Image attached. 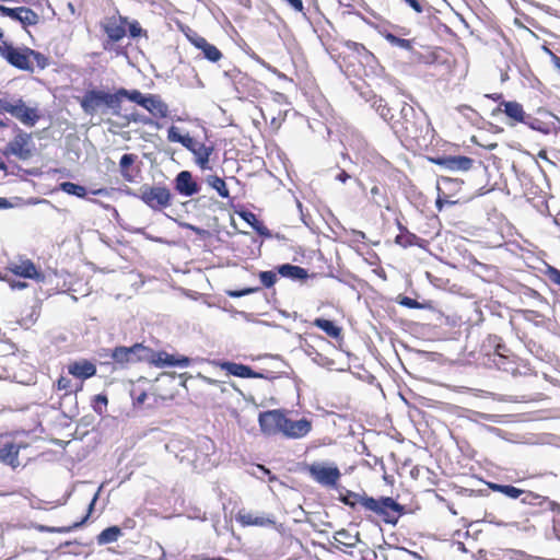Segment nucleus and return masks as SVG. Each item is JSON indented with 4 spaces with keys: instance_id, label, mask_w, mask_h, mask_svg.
<instances>
[{
    "instance_id": "nucleus-1",
    "label": "nucleus",
    "mask_w": 560,
    "mask_h": 560,
    "mask_svg": "<svg viewBox=\"0 0 560 560\" xmlns=\"http://www.w3.org/2000/svg\"><path fill=\"white\" fill-rule=\"evenodd\" d=\"M363 508L380 515L387 524H397L400 515L404 513V506L389 497L364 500Z\"/></svg>"
},
{
    "instance_id": "nucleus-2",
    "label": "nucleus",
    "mask_w": 560,
    "mask_h": 560,
    "mask_svg": "<svg viewBox=\"0 0 560 560\" xmlns=\"http://www.w3.org/2000/svg\"><path fill=\"white\" fill-rule=\"evenodd\" d=\"M137 196L155 211L170 207L172 202V194L165 186L143 185L140 187Z\"/></svg>"
},
{
    "instance_id": "nucleus-3",
    "label": "nucleus",
    "mask_w": 560,
    "mask_h": 560,
    "mask_svg": "<svg viewBox=\"0 0 560 560\" xmlns=\"http://www.w3.org/2000/svg\"><path fill=\"white\" fill-rule=\"evenodd\" d=\"M0 109L2 112L9 113L16 119H19L22 124L25 126H34L38 119L39 114L37 108L28 107L25 105V103L19 98V100H7L1 98L0 100Z\"/></svg>"
},
{
    "instance_id": "nucleus-4",
    "label": "nucleus",
    "mask_w": 560,
    "mask_h": 560,
    "mask_svg": "<svg viewBox=\"0 0 560 560\" xmlns=\"http://www.w3.org/2000/svg\"><path fill=\"white\" fill-rule=\"evenodd\" d=\"M310 476L319 485L334 488L337 486L341 472L334 463L314 462L307 466Z\"/></svg>"
},
{
    "instance_id": "nucleus-5",
    "label": "nucleus",
    "mask_w": 560,
    "mask_h": 560,
    "mask_svg": "<svg viewBox=\"0 0 560 560\" xmlns=\"http://www.w3.org/2000/svg\"><path fill=\"white\" fill-rule=\"evenodd\" d=\"M145 362L156 368H187L190 364V359L185 355H175L165 351H153L149 348Z\"/></svg>"
},
{
    "instance_id": "nucleus-6",
    "label": "nucleus",
    "mask_w": 560,
    "mask_h": 560,
    "mask_svg": "<svg viewBox=\"0 0 560 560\" xmlns=\"http://www.w3.org/2000/svg\"><path fill=\"white\" fill-rule=\"evenodd\" d=\"M149 348L141 343L131 347H116L112 352V358L119 364L136 363L145 361Z\"/></svg>"
},
{
    "instance_id": "nucleus-7",
    "label": "nucleus",
    "mask_w": 560,
    "mask_h": 560,
    "mask_svg": "<svg viewBox=\"0 0 560 560\" xmlns=\"http://www.w3.org/2000/svg\"><path fill=\"white\" fill-rule=\"evenodd\" d=\"M258 422L265 434L275 435L282 432L285 415L280 410H268L259 415Z\"/></svg>"
},
{
    "instance_id": "nucleus-8",
    "label": "nucleus",
    "mask_w": 560,
    "mask_h": 560,
    "mask_svg": "<svg viewBox=\"0 0 560 560\" xmlns=\"http://www.w3.org/2000/svg\"><path fill=\"white\" fill-rule=\"evenodd\" d=\"M8 269L15 276L33 279L37 282H43L45 279L43 272L37 270L36 266L30 259L11 260L8 265Z\"/></svg>"
},
{
    "instance_id": "nucleus-9",
    "label": "nucleus",
    "mask_w": 560,
    "mask_h": 560,
    "mask_svg": "<svg viewBox=\"0 0 560 560\" xmlns=\"http://www.w3.org/2000/svg\"><path fill=\"white\" fill-rule=\"evenodd\" d=\"M8 152L15 155L20 160H27L33 153V143L31 136L21 132L14 137V139L8 144Z\"/></svg>"
},
{
    "instance_id": "nucleus-10",
    "label": "nucleus",
    "mask_w": 560,
    "mask_h": 560,
    "mask_svg": "<svg viewBox=\"0 0 560 560\" xmlns=\"http://www.w3.org/2000/svg\"><path fill=\"white\" fill-rule=\"evenodd\" d=\"M236 521L243 526L268 527L276 524L272 515L254 513L246 510L238 511L236 514Z\"/></svg>"
},
{
    "instance_id": "nucleus-11",
    "label": "nucleus",
    "mask_w": 560,
    "mask_h": 560,
    "mask_svg": "<svg viewBox=\"0 0 560 560\" xmlns=\"http://www.w3.org/2000/svg\"><path fill=\"white\" fill-rule=\"evenodd\" d=\"M312 430V422L305 418L292 420L285 417L282 434L289 439H302Z\"/></svg>"
},
{
    "instance_id": "nucleus-12",
    "label": "nucleus",
    "mask_w": 560,
    "mask_h": 560,
    "mask_svg": "<svg viewBox=\"0 0 560 560\" xmlns=\"http://www.w3.org/2000/svg\"><path fill=\"white\" fill-rule=\"evenodd\" d=\"M0 13L18 20L24 25H35L38 22V15L33 10L25 7L8 8L0 4Z\"/></svg>"
},
{
    "instance_id": "nucleus-13",
    "label": "nucleus",
    "mask_w": 560,
    "mask_h": 560,
    "mask_svg": "<svg viewBox=\"0 0 560 560\" xmlns=\"http://www.w3.org/2000/svg\"><path fill=\"white\" fill-rule=\"evenodd\" d=\"M175 189L179 195L190 197L199 191V186L194 180L190 172L182 171L175 178Z\"/></svg>"
},
{
    "instance_id": "nucleus-14",
    "label": "nucleus",
    "mask_w": 560,
    "mask_h": 560,
    "mask_svg": "<svg viewBox=\"0 0 560 560\" xmlns=\"http://www.w3.org/2000/svg\"><path fill=\"white\" fill-rule=\"evenodd\" d=\"M433 161L450 171H468L474 163L472 159L467 156H443Z\"/></svg>"
},
{
    "instance_id": "nucleus-15",
    "label": "nucleus",
    "mask_w": 560,
    "mask_h": 560,
    "mask_svg": "<svg viewBox=\"0 0 560 560\" xmlns=\"http://www.w3.org/2000/svg\"><path fill=\"white\" fill-rule=\"evenodd\" d=\"M500 110H502L510 119V126H514L515 122L527 124L526 118L528 115L524 112L523 106L514 101H503L500 104Z\"/></svg>"
},
{
    "instance_id": "nucleus-16",
    "label": "nucleus",
    "mask_w": 560,
    "mask_h": 560,
    "mask_svg": "<svg viewBox=\"0 0 560 560\" xmlns=\"http://www.w3.org/2000/svg\"><path fill=\"white\" fill-rule=\"evenodd\" d=\"M127 19L122 16H113L107 20L104 31L113 42L122 39L126 35Z\"/></svg>"
},
{
    "instance_id": "nucleus-17",
    "label": "nucleus",
    "mask_w": 560,
    "mask_h": 560,
    "mask_svg": "<svg viewBox=\"0 0 560 560\" xmlns=\"http://www.w3.org/2000/svg\"><path fill=\"white\" fill-rule=\"evenodd\" d=\"M142 107L158 118H165L168 115L167 104L155 94H147Z\"/></svg>"
},
{
    "instance_id": "nucleus-18",
    "label": "nucleus",
    "mask_w": 560,
    "mask_h": 560,
    "mask_svg": "<svg viewBox=\"0 0 560 560\" xmlns=\"http://www.w3.org/2000/svg\"><path fill=\"white\" fill-rule=\"evenodd\" d=\"M1 56L7 59L12 66L22 69L28 70L31 69V61L26 52L15 49L13 47H8L1 50Z\"/></svg>"
},
{
    "instance_id": "nucleus-19",
    "label": "nucleus",
    "mask_w": 560,
    "mask_h": 560,
    "mask_svg": "<svg viewBox=\"0 0 560 560\" xmlns=\"http://www.w3.org/2000/svg\"><path fill=\"white\" fill-rule=\"evenodd\" d=\"M104 92L91 90L88 91L80 101V105L84 113L93 115L103 105Z\"/></svg>"
},
{
    "instance_id": "nucleus-20",
    "label": "nucleus",
    "mask_w": 560,
    "mask_h": 560,
    "mask_svg": "<svg viewBox=\"0 0 560 560\" xmlns=\"http://www.w3.org/2000/svg\"><path fill=\"white\" fill-rule=\"evenodd\" d=\"M68 372L80 380H86L95 375L96 366L88 360H79L68 365Z\"/></svg>"
},
{
    "instance_id": "nucleus-21",
    "label": "nucleus",
    "mask_w": 560,
    "mask_h": 560,
    "mask_svg": "<svg viewBox=\"0 0 560 560\" xmlns=\"http://www.w3.org/2000/svg\"><path fill=\"white\" fill-rule=\"evenodd\" d=\"M220 368L234 376H238V377H243V378H261L262 377L261 373L255 372L249 366L240 364V363L222 362V363H220Z\"/></svg>"
},
{
    "instance_id": "nucleus-22",
    "label": "nucleus",
    "mask_w": 560,
    "mask_h": 560,
    "mask_svg": "<svg viewBox=\"0 0 560 560\" xmlns=\"http://www.w3.org/2000/svg\"><path fill=\"white\" fill-rule=\"evenodd\" d=\"M19 447L16 444L5 441L0 442V462L15 467L18 465Z\"/></svg>"
},
{
    "instance_id": "nucleus-23",
    "label": "nucleus",
    "mask_w": 560,
    "mask_h": 560,
    "mask_svg": "<svg viewBox=\"0 0 560 560\" xmlns=\"http://www.w3.org/2000/svg\"><path fill=\"white\" fill-rule=\"evenodd\" d=\"M213 152L212 147H208L205 143H200L199 147H197L194 152H191L195 155V162L200 166L201 170H208L209 168V158Z\"/></svg>"
},
{
    "instance_id": "nucleus-24",
    "label": "nucleus",
    "mask_w": 560,
    "mask_h": 560,
    "mask_svg": "<svg viewBox=\"0 0 560 560\" xmlns=\"http://www.w3.org/2000/svg\"><path fill=\"white\" fill-rule=\"evenodd\" d=\"M334 539L342 546L352 548L360 541V534L358 532L355 534H351L347 529H340L335 533Z\"/></svg>"
},
{
    "instance_id": "nucleus-25",
    "label": "nucleus",
    "mask_w": 560,
    "mask_h": 560,
    "mask_svg": "<svg viewBox=\"0 0 560 560\" xmlns=\"http://www.w3.org/2000/svg\"><path fill=\"white\" fill-rule=\"evenodd\" d=\"M279 273L282 277L294 279V280H302L307 277V271L304 268L294 266V265H289V264L280 266Z\"/></svg>"
},
{
    "instance_id": "nucleus-26",
    "label": "nucleus",
    "mask_w": 560,
    "mask_h": 560,
    "mask_svg": "<svg viewBox=\"0 0 560 560\" xmlns=\"http://www.w3.org/2000/svg\"><path fill=\"white\" fill-rule=\"evenodd\" d=\"M206 182L211 188L217 190V192L219 194L220 197H222V198L230 197V192L226 187V184H225L224 179H222L221 177H219L217 175H209V176H207Z\"/></svg>"
},
{
    "instance_id": "nucleus-27",
    "label": "nucleus",
    "mask_w": 560,
    "mask_h": 560,
    "mask_svg": "<svg viewBox=\"0 0 560 560\" xmlns=\"http://www.w3.org/2000/svg\"><path fill=\"white\" fill-rule=\"evenodd\" d=\"M121 535V529L117 526H110L105 528L97 536V542L100 545H106L116 541Z\"/></svg>"
},
{
    "instance_id": "nucleus-28",
    "label": "nucleus",
    "mask_w": 560,
    "mask_h": 560,
    "mask_svg": "<svg viewBox=\"0 0 560 560\" xmlns=\"http://www.w3.org/2000/svg\"><path fill=\"white\" fill-rule=\"evenodd\" d=\"M314 325L325 331L329 337L338 338L341 329L337 327L331 320L324 318H316Z\"/></svg>"
},
{
    "instance_id": "nucleus-29",
    "label": "nucleus",
    "mask_w": 560,
    "mask_h": 560,
    "mask_svg": "<svg viewBox=\"0 0 560 560\" xmlns=\"http://www.w3.org/2000/svg\"><path fill=\"white\" fill-rule=\"evenodd\" d=\"M59 189L68 195H72L79 198H84L86 195V189L84 186L71 183V182H62L59 184Z\"/></svg>"
},
{
    "instance_id": "nucleus-30",
    "label": "nucleus",
    "mask_w": 560,
    "mask_h": 560,
    "mask_svg": "<svg viewBox=\"0 0 560 560\" xmlns=\"http://www.w3.org/2000/svg\"><path fill=\"white\" fill-rule=\"evenodd\" d=\"M137 156L135 154H124L119 161V167L121 176L127 180H132V176L129 174L128 168L131 166Z\"/></svg>"
},
{
    "instance_id": "nucleus-31",
    "label": "nucleus",
    "mask_w": 560,
    "mask_h": 560,
    "mask_svg": "<svg viewBox=\"0 0 560 560\" xmlns=\"http://www.w3.org/2000/svg\"><path fill=\"white\" fill-rule=\"evenodd\" d=\"M121 98L119 90L113 94L104 92L103 105L117 112L120 107Z\"/></svg>"
},
{
    "instance_id": "nucleus-32",
    "label": "nucleus",
    "mask_w": 560,
    "mask_h": 560,
    "mask_svg": "<svg viewBox=\"0 0 560 560\" xmlns=\"http://www.w3.org/2000/svg\"><path fill=\"white\" fill-rule=\"evenodd\" d=\"M364 500H370V497L354 492H348L345 497L341 498V501L351 508H354L358 504L363 506Z\"/></svg>"
},
{
    "instance_id": "nucleus-33",
    "label": "nucleus",
    "mask_w": 560,
    "mask_h": 560,
    "mask_svg": "<svg viewBox=\"0 0 560 560\" xmlns=\"http://www.w3.org/2000/svg\"><path fill=\"white\" fill-rule=\"evenodd\" d=\"M119 95H121L122 97H126L128 98L129 101L133 102V103H137L138 105L142 106L144 100H145V96L144 94H142L140 91L138 90H126V89H119Z\"/></svg>"
},
{
    "instance_id": "nucleus-34",
    "label": "nucleus",
    "mask_w": 560,
    "mask_h": 560,
    "mask_svg": "<svg viewBox=\"0 0 560 560\" xmlns=\"http://www.w3.org/2000/svg\"><path fill=\"white\" fill-rule=\"evenodd\" d=\"M385 38L386 40L394 45V46H397L399 48H402V49H406V50H410L412 48V43L411 40L409 39H405V38H399L397 36H395L394 34L392 33H387L385 35Z\"/></svg>"
},
{
    "instance_id": "nucleus-35",
    "label": "nucleus",
    "mask_w": 560,
    "mask_h": 560,
    "mask_svg": "<svg viewBox=\"0 0 560 560\" xmlns=\"http://www.w3.org/2000/svg\"><path fill=\"white\" fill-rule=\"evenodd\" d=\"M108 404L107 397L105 395H96L93 399V409L96 413L103 415L106 410V406Z\"/></svg>"
},
{
    "instance_id": "nucleus-36",
    "label": "nucleus",
    "mask_w": 560,
    "mask_h": 560,
    "mask_svg": "<svg viewBox=\"0 0 560 560\" xmlns=\"http://www.w3.org/2000/svg\"><path fill=\"white\" fill-rule=\"evenodd\" d=\"M205 58L212 62H217L222 58L221 51L212 44H210L208 47H206V50L203 51Z\"/></svg>"
},
{
    "instance_id": "nucleus-37",
    "label": "nucleus",
    "mask_w": 560,
    "mask_h": 560,
    "mask_svg": "<svg viewBox=\"0 0 560 560\" xmlns=\"http://www.w3.org/2000/svg\"><path fill=\"white\" fill-rule=\"evenodd\" d=\"M495 488L500 492L504 493L505 495H508L512 499H517L523 493V491L521 489L515 488L513 486H497Z\"/></svg>"
},
{
    "instance_id": "nucleus-38",
    "label": "nucleus",
    "mask_w": 560,
    "mask_h": 560,
    "mask_svg": "<svg viewBox=\"0 0 560 560\" xmlns=\"http://www.w3.org/2000/svg\"><path fill=\"white\" fill-rule=\"evenodd\" d=\"M276 280H277V276L271 271H262L260 273V281L267 288L272 287L275 284Z\"/></svg>"
},
{
    "instance_id": "nucleus-39",
    "label": "nucleus",
    "mask_w": 560,
    "mask_h": 560,
    "mask_svg": "<svg viewBox=\"0 0 560 560\" xmlns=\"http://www.w3.org/2000/svg\"><path fill=\"white\" fill-rule=\"evenodd\" d=\"M167 139L171 142L182 143L184 140V136L179 133V130L175 126H171L167 130Z\"/></svg>"
},
{
    "instance_id": "nucleus-40",
    "label": "nucleus",
    "mask_w": 560,
    "mask_h": 560,
    "mask_svg": "<svg viewBox=\"0 0 560 560\" xmlns=\"http://www.w3.org/2000/svg\"><path fill=\"white\" fill-rule=\"evenodd\" d=\"M201 142H198L194 138H191L189 135L184 136V140L182 141V145L185 147L190 152H194V150L200 145Z\"/></svg>"
},
{
    "instance_id": "nucleus-41",
    "label": "nucleus",
    "mask_w": 560,
    "mask_h": 560,
    "mask_svg": "<svg viewBox=\"0 0 560 560\" xmlns=\"http://www.w3.org/2000/svg\"><path fill=\"white\" fill-rule=\"evenodd\" d=\"M189 39H190L191 44L196 48L200 49L202 52L206 50V47H208L210 45V43H208L206 40V38L198 36V35L190 37Z\"/></svg>"
},
{
    "instance_id": "nucleus-42",
    "label": "nucleus",
    "mask_w": 560,
    "mask_h": 560,
    "mask_svg": "<svg viewBox=\"0 0 560 560\" xmlns=\"http://www.w3.org/2000/svg\"><path fill=\"white\" fill-rule=\"evenodd\" d=\"M189 39H190L191 44L196 48L200 49L202 52L206 50V47H208L210 45V43H208L206 40V38L198 36V35L190 37Z\"/></svg>"
},
{
    "instance_id": "nucleus-43",
    "label": "nucleus",
    "mask_w": 560,
    "mask_h": 560,
    "mask_svg": "<svg viewBox=\"0 0 560 560\" xmlns=\"http://www.w3.org/2000/svg\"><path fill=\"white\" fill-rule=\"evenodd\" d=\"M189 39H190L191 44L196 48L200 49L202 52L206 50V47H208L210 45V43H208L206 40V38L198 36V35L190 37Z\"/></svg>"
},
{
    "instance_id": "nucleus-44",
    "label": "nucleus",
    "mask_w": 560,
    "mask_h": 560,
    "mask_svg": "<svg viewBox=\"0 0 560 560\" xmlns=\"http://www.w3.org/2000/svg\"><path fill=\"white\" fill-rule=\"evenodd\" d=\"M143 30L137 21L129 24V33L131 37H138L142 34Z\"/></svg>"
},
{
    "instance_id": "nucleus-45",
    "label": "nucleus",
    "mask_w": 560,
    "mask_h": 560,
    "mask_svg": "<svg viewBox=\"0 0 560 560\" xmlns=\"http://www.w3.org/2000/svg\"><path fill=\"white\" fill-rule=\"evenodd\" d=\"M511 559H517V560H532V556L527 555L524 551L521 550H511Z\"/></svg>"
},
{
    "instance_id": "nucleus-46",
    "label": "nucleus",
    "mask_w": 560,
    "mask_h": 560,
    "mask_svg": "<svg viewBox=\"0 0 560 560\" xmlns=\"http://www.w3.org/2000/svg\"><path fill=\"white\" fill-rule=\"evenodd\" d=\"M131 396L133 397V405H136V406H141L147 399L145 392H141L139 395H136V392L132 390Z\"/></svg>"
},
{
    "instance_id": "nucleus-47",
    "label": "nucleus",
    "mask_w": 560,
    "mask_h": 560,
    "mask_svg": "<svg viewBox=\"0 0 560 560\" xmlns=\"http://www.w3.org/2000/svg\"><path fill=\"white\" fill-rule=\"evenodd\" d=\"M400 113H401L402 118H405L406 121H408V118L415 114V109L412 106H410L408 104H404Z\"/></svg>"
},
{
    "instance_id": "nucleus-48",
    "label": "nucleus",
    "mask_w": 560,
    "mask_h": 560,
    "mask_svg": "<svg viewBox=\"0 0 560 560\" xmlns=\"http://www.w3.org/2000/svg\"><path fill=\"white\" fill-rule=\"evenodd\" d=\"M9 282V285L13 290H23L27 287L26 282L23 281H16V280H7Z\"/></svg>"
},
{
    "instance_id": "nucleus-49",
    "label": "nucleus",
    "mask_w": 560,
    "mask_h": 560,
    "mask_svg": "<svg viewBox=\"0 0 560 560\" xmlns=\"http://www.w3.org/2000/svg\"><path fill=\"white\" fill-rule=\"evenodd\" d=\"M70 384H71V381L67 377H60L58 380V389H65V390H68L70 389Z\"/></svg>"
},
{
    "instance_id": "nucleus-50",
    "label": "nucleus",
    "mask_w": 560,
    "mask_h": 560,
    "mask_svg": "<svg viewBox=\"0 0 560 560\" xmlns=\"http://www.w3.org/2000/svg\"><path fill=\"white\" fill-rule=\"evenodd\" d=\"M408 3L417 13H421L423 11V7L418 0H404Z\"/></svg>"
},
{
    "instance_id": "nucleus-51",
    "label": "nucleus",
    "mask_w": 560,
    "mask_h": 560,
    "mask_svg": "<svg viewBox=\"0 0 560 560\" xmlns=\"http://www.w3.org/2000/svg\"><path fill=\"white\" fill-rule=\"evenodd\" d=\"M401 304L410 307V308H418L420 307L419 303L416 300H412L410 298H404L401 301Z\"/></svg>"
},
{
    "instance_id": "nucleus-52",
    "label": "nucleus",
    "mask_w": 560,
    "mask_h": 560,
    "mask_svg": "<svg viewBox=\"0 0 560 560\" xmlns=\"http://www.w3.org/2000/svg\"><path fill=\"white\" fill-rule=\"evenodd\" d=\"M42 530L44 532H48V533H66V532H69L70 528H65V527H47V526H42L40 527Z\"/></svg>"
},
{
    "instance_id": "nucleus-53",
    "label": "nucleus",
    "mask_w": 560,
    "mask_h": 560,
    "mask_svg": "<svg viewBox=\"0 0 560 560\" xmlns=\"http://www.w3.org/2000/svg\"><path fill=\"white\" fill-rule=\"evenodd\" d=\"M550 279L560 285V271L556 268H551L549 271Z\"/></svg>"
},
{
    "instance_id": "nucleus-54",
    "label": "nucleus",
    "mask_w": 560,
    "mask_h": 560,
    "mask_svg": "<svg viewBox=\"0 0 560 560\" xmlns=\"http://www.w3.org/2000/svg\"><path fill=\"white\" fill-rule=\"evenodd\" d=\"M295 11L301 12L303 10L302 0H285Z\"/></svg>"
},
{
    "instance_id": "nucleus-55",
    "label": "nucleus",
    "mask_w": 560,
    "mask_h": 560,
    "mask_svg": "<svg viewBox=\"0 0 560 560\" xmlns=\"http://www.w3.org/2000/svg\"><path fill=\"white\" fill-rule=\"evenodd\" d=\"M350 178V175L346 172V171H341L337 176H336V179L341 182V183H346L347 179Z\"/></svg>"
},
{
    "instance_id": "nucleus-56",
    "label": "nucleus",
    "mask_w": 560,
    "mask_h": 560,
    "mask_svg": "<svg viewBox=\"0 0 560 560\" xmlns=\"http://www.w3.org/2000/svg\"><path fill=\"white\" fill-rule=\"evenodd\" d=\"M389 108H387L386 106H383V108L381 109L380 112V115L384 118V119H388L392 117V115H389Z\"/></svg>"
},
{
    "instance_id": "nucleus-57",
    "label": "nucleus",
    "mask_w": 560,
    "mask_h": 560,
    "mask_svg": "<svg viewBox=\"0 0 560 560\" xmlns=\"http://www.w3.org/2000/svg\"><path fill=\"white\" fill-rule=\"evenodd\" d=\"M100 491H101V488H100V489L97 490V492L94 494V497H93V499H92V501H91V503H90V505H89V512H91V511L93 510L94 504H95V502H96V500H97V498H98V493H100Z\"/></svg>"
},
{
    "instance_id": "nucleus-58",
    "label": "nucleus",
    "mask_w": 560,
    "mask_h": 560,
    "mask_svg": "<svg viewBox=\"0 0 560 560\" xmlns=\"http://www.w3.org/2000/svg\"><path fill=\"white\" fill-rule=\"evenodd\" d=\"M247 292L248 291H242V292H233V291H231V292H229V295L233 296V298H238V296H242V295L246 294Z\"/></svg>"
},
{
    "instance_id": "nucleus-59",
    "label": "nucleus",
    "mask_w": 560,
    "mask_h": 560,
    "mask_svg": "<svg viewBox=\"0 0 560 560\" xmlns=\"http://www.w3.org/2000/svg\"><path fill=\"white\" fill-rule=\"evenodd\" d=\"M435 205H436V208L439 209V211H441V210H442V208H443V205H444V200H443L441 197H439V198L436 199Z\"/></svg>"
},
{
    "instance_id": "nucleus-60",
    "label": "nucleus",
    "mask_w": 560,
    "mask_h": 560,
    "mask_svg": "<svg viewBox=\"0 0 560 560\" xmlns=\"http://www.w3.org/2000/svg\"><path fill=\"white\" fill-rule=\"evenodd\" d=\"M244 218H245V220H246L247 222H249V223L252 222V220H254L255 222H257L256 217H255V214H253V213H247Z\"/></svg>"
},
{
    "instance_id": "nucleus-61",
    "label": "nucleus",
    "mask_w": 560,
    "mask_h": 560,
    "mask_svg": "<svg viewBox=\"0 0 560 560\" xmlns=\"http://www.w3.org/2000/svg\"><path fill=\"white\" fill-rule=\"evenodd\" d=\"M93 194L94 195H106L107 190L105 188H100V189L93 190Z\"/></svg>"
},
{
    "instance_id": "nucleus-62",
    "label": "nucleus",
    "mask_w": 560,
    "mask_h": 560,
    "mask_svg": "<svg viewBox=\"0 0 560 560\" xmlns=\"http://www.w3.org/2000/svg\"><path fill=\"white\" fill-rule=\"evenodd\" d=\"M257 469H258V470H260L261 472L266 474V475H269V474H270V472H269V470H268V469H266L264 466H260V465H259V466H257Z\"/></svg>"
},
{
    "instance_id": "nucleus-63",
    "label": "nucleus",
    "mask_w": 560,
    "mask_h": 560,
    "mask_svg": "<svg viewBox=\"0 0 560 560\" xmlns=\"http://www.w3.org/2000/svg\"><path fill=\"white\" fill-rule=\"evenodd\" d=\"M8 201L4 198L0 197V208H4L7 206Z\"/></svg>"
},
{
    "instance_id": "nucleus-64",
    "label": "nucleus",
    "mask_w": 560,
    "mask_h": 560,
    "mask_svg": "<svg viewBox=\"0 0 560 560\" xmlns=\"http://www.w3.org/2000/svg\"><path fill=\"white\" fill-rule=\"evenodd\" d=\"M378 192H380V189L377 186L372 187V189H371L372 195H377Z\"/></svg>"
}]
</instances>
